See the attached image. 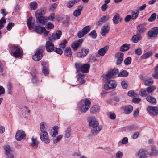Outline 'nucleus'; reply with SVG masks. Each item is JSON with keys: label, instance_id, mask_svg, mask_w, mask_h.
Wrapping results in <instances>:
<instances>
[{"label": "nucleus", "instance_id": "34", "mask_svg": "<svg viewBox=\"0 0 158 158\" xmlns=\"http://www.w3.org/2000/svg\"><path fill=\"white\" fill-rule=\"evenodd\" d=\"M146 100L148 102L153 104H155L156 103V99L150 95L147 97Z\"/></svg>", "mask_w": 158, "mask_h": 158}, {"label": "nucleus", "instance_id": "7", "mask_svg": "<svg viewBox=\"0 0 158 158\" xmlns=\"http://www.w3.org/2000/svg\"><path fill=\"white\" fill-rule=\"evenodd\" d=\"M158 34V27H155L153 28L151 30L149 31L147 33L148 38L151 39L153 37L156 38Z\"/></svg>", "mask_w": 158, "mask_h": 158}, {"label": "nucleus", "instance_id": "45", "mask_svg": "<svg viewBox=\"0 0 158 158\" xmlns=\"http://www.w3.org/2000/svg\"><path fill=\"white\" fill-rule=\"evenodd\" d=\"M32 19V17L31 16H30L27 20V25L29 29H30V28H32L33 27V26L31 24Z\"/></svg>", "mask_w": 158, "mask_h": 158}, {"label": "nucleus", "instance_id": "62", "mask_svg": "<svg viewBox=\"0 0 158 158\" xmlns=\"http://www.w3.org/2000/svg\"><path fill=\"white\" fill-rule=\"evenodd\" d=\"M121 86L124 89H126L127 88L128 85L125 81H123L121 82Z\"/></svg>", "mask_w": 158, "mask_h": 158}, {"label": "nucleus", "instance_id": "1", "mask_svg": "<svg viewBox=\"0 0 158 158\" xmlns=\"http://www.w3.org/2000/svg\"><path fill=\"white\" fill-rule=\"evenodd\" d=\"M87 120L89 125L93 127V129L91 131V134L94 136L97 135L102 129V126H99L98 122L96 120V118L94 117H88Z\"/></svg>", "mask_w": 158, "mask_h": 158}, {"label": "nucleus", "instance_id": "32", "mask_svg": "<svg viewBox=\"0 0 158 158\" xmlns=\"http://www.w3.org/2000/svg\"><path fill=\"white\" fill-rule=\"evenodd\" d=\"M158 154V150L156 149L155 146H153L152 147V151L149 155L150 156H156Z\"/></svg>", "mask_w": 158, "mask_h": 158}, {"label": "nucleus", "instance_id": "5", "mask_svg": "<svg viewBox=\"0 0 158 158\" xmlns=\"http://www.w3.org/2000/svg\"><path fill=\"white\" fill-rule=\"evenodd\" d=\"M158 34V27H155L153 28L151 30L149 31L147 33L148 38L151 39L153 37L156 38Z\"/></svg>", "mask_w": 158, "mask_h": 158}, {"label": "nucleus", "instance_id": "11", "mask_svg": "<svg viewBox=\"0 0 158 158\" xmlns=\"http://www.w3.org/2000/svg\"><path fill=\"white\" fill-rule=\"evenodd\" d=\"M62 35V32L60 30L56 31L55 33H53L52 35L49 37V40L52 42H54L56 40L60 39Z\"/></svg>", "mask_w": 158, "mask_h": 158}, {"label": "nucleus", "instance_id": "52", "mask_svg": "<svg viewBox=\"0 0 158 158\" xmlns=\"http://www.w3.org/2000/svg\"><path fill=\"white\" fill-rule=\"evenodd\" d=\"M54 51L60 55L62 54L63 53V50L60 48H58L56 47L55 48Z\"/></svg>", "mask_w": 158, "mask_h": 158}, {"label": "nucleus", "instance_id": "4", "mask_svg": "<svg viewBox=\"0 0 158 158\" xmlns=\"http://www.w3.org/2000/svg\"><path fill=\"white\" fill-rule=\"evenodd\" d=\"M44 14L40 11V12L36 13L35 16L38 22L43 25H44L48 21L47 17L44 16Z\"/></svg>", "mask_w": 158, "mask_h": 158}, {"label": "nucleus", "instance_id": "54", "mask_svg": "<svg viewBox=\"0 0 158 158\" xmlns=\"http://www.w3.org/2000/svg\"><path fill=\"white\" fill-rule=\"evenodd\" d=\"M63 135H60L57 136L56 139H54L53 140V143L55 144L58 141H59L62 138Z\"/></svg>", "mask_w": 158, "mask_h": 158}, {"label": "nucleus", "instance_id": "48", "mask_svg": "<svg viewBox=\"0 0 158 158\" xmlns=\"http://www.w3.org/2000/svg\"><path fill=\"white\" fill-rule=\"evenodd\" d=\"M46 28L48 29H51L54 27V24L50 22H47L45 25Z\"/></svg>", "mask_w": 158, "mask_h": 158}, {"label": "nucleus", "instance_id": "30", "mask_svg": "<svg viewBox=\"0 0 158 158\" xmlns=\"http://www.w3.org/2000/svg\"><path fill=\"white\" fill-rule=\"evenodd\" d=\"M120 19V15L118 13H116L114 16L112 20L114 24H118L119 23V20Z\"/></svg>", "mask_w": 158, "mask_h": 158}, {"label": "nucleus", "instance_id": "47", "mask_svg": "<svg viewBox=\"0 0 158 158\" xmlns=\"http://www.w3.org/2000/svg\"><path fill=\"white\" fill-rule=\"evenodd\" d=\"M67 41L64 40L63 42H61L60 44H59V47L60 48H62L64 49L66 46V44H67Z\"/></svg>", "mask_w": 158, "mask_h": 158}, {"label": "nucleus", "instance_id": "15", "mask_svg": "<svg viewBox=\"0 0 158 158\" xmlns=\"http://www.w3.org/2000/svg\"><path fill=\"white\" fill-rule=\"evenodd\" d=\"M137 155L140 158H147L148 155V152L146 150L142 149L139 151Z\"/></svg>", "mask_w": 158, "mask_h": 158}, {"label": "nucleus", "instance_id": "50", "mask_svg": "<svg viewBox=\"0 0 158 158\" xmlns=\"http://www.w3.org/2000/svg\"><path fill=\"white\" fill-rule=\"evenodd\" d=\"M71 131V129L70 128L68 127L67 128L65 131L66 133L65 135L66 138H68L70 136Z\"/></svg>", "mask_w": 158, "mask_h": 158}, {"label": "nucleus", "instance_id": "37", "mask_svg": "<svg viewBox=\"0 0 158 158\" xmlns=\"http://www.w3.org/2000/svg\"><path fill=\"white\" fill-rule=\"evenodd\" d=\"M145 85L146 86H149L152 85L153 83V81L152 78H150L148 79L144 80Z\"/></svg>", "mask_w": 158, "mask_h": 158}, {"label": "nucleus", "instance_id": "61", "mask_svg": "<svg viewBox=\"0 0 158 158\" xmlns=\"http://www.w3.org/2000/svg\"><path fill=\"white\" fill-rule=\"evenodd\" d=\"M139 94L142 96H146L147 95V91L143 89H142L140 91Z\"/></svg>", "mask_w": 158, "mask_h": 158}, {"label": "nucleus", "instance_id": "20", "mask_svg": "<svg viewBox=\"0 0 158 158\" xmlns=\"http://www.w3.org/2000/svg\"><path fill=\"white\" fill-rule=\"evenodd\" d=\"M123 108L124 109L125 113L127 114L130 113L133 110V107L131 105H126L123 106Z\"/></svg>", "mask_w": 158, "mask_h": 158}, {"label": "nucleus", "instance_id": "39", "mask_svg": "<svg viewBox=\"0 0 158 158\" xmlns=\"http://www.w3.org/2000/svg\"><path fill=\"white\" fill-rule=\"evenodd\" d=\"M4 148L5 150V154L6 155H8L10 154L11 149L9 145H7L4 146Z\"/></svg>", "mask_w": 158, "mask_h": 158}, {"label": "nucleus", "instance_id": "60", "mask_svg": "<svg viewBox=\"0 0 158 158\" xmlns=\"http://www.w3.org/2000/svg\"><path fill=\"white\" fill-rule=\"evenodd\" d=\"M15 25V24L13 22H10L8 24L6 27V28L7 30H10L12 27Z\"/></svg>", "mask_w": 158, "mask_h": 158}, {"label": "nucleus", "instance_id": "41", "mask_svg": "<svg viewBox=\"0 0 158 158\" xmlns=\"http://www.w3.org/2000/svg\"><path fill=\"white\" fill-rule=\"evenodd\" d=\"M88 35L89 36L93 39H96L97 36V34L95 30H92Z\"/></svg>", "mask_w": 158, "mask_h": 158}, {"label": "nucleus", "instance_id": "59", "mask_svg": "<svg viewBox=\"0 0 158 158\" xmlns=\"http://www.w3.org/2000/svg\"><path fill=\"white\" fill-rule=\"evenodd\" d=\"M116 115L114 113L110 112L108 114V117L111 119H114L116 118Z\"/></svg>", "mask_w": 158, "mask_h": 158}, {"label": "nucleus", "instance_id": "13", "mask_svg": "<svg viewBox=\"0 0 158 158\" xmlns=\"http://www.w3.org/2000/svg\"><path fill=\"white\" fill-rule=\"evenodd\" d=\"M89 48H82L81 51L77 53V56L79 58H83L85 57L89 52Z\"/></svg>", "mask_w": 158, "mask_h": 158}, {"label": "nucleus", "instance_id": "26", "mask_svg": "<svg viewBox=\"0 0 158 158\" xmlns=\"http://www.w3.org/2000/svg\"><path fill=\"white\" fill-rule=\"evenodd\" d=\"M142 37L141 35H137L133 36L131 38L132 41L135 43H136L142 39Z\"/></svg>", "mask_w": 158, "mask_h": 158}, {"label": "nucleus", "instance_id": "43", "mask_svg": "<svg viewBox=\"0 0 158 158\" xmlns=\"http://www.w3.org/2000/svg\"><path fill=\"white\" fill-rule=\"evenodd\" d=\"M79 44L76 41L73 42L71 45V48L74 51L76 50L79 47Z\"/></svg>", "mask_w": 158, "mask_h": 158}, {"label": "nucleus", "instance_id": "38", "mask_svg": "<svg viewBox=\"0 0 158 158\" xmlns=\"http://www.w3.org/2000/svg\"><path fill=\"white\" fill-rule=\"evenodd\" d=\"M89 108L88 106L83 104L80 107V110L81 112L85 113L88 110Z\"/></svg>", "mask_w": 158, "mask_h": 158}, {"label": "nucleus", "instance_id": "57", "mask_svg": "<svg viewBox=\"0 0 158 158\" xmlns=\"http://www.w3.org/2000/svg\"><path fill=\"white\" fill-rule=\"evenodd\" d=\"M85 35L82 30L79 31L77 33V36L79 38H81L83 37Z\"/></svg>", "mask_w": 158, "mask_h": 158}, {"label": "nucleus", "instance_id": "55", "mask_svg": "<svg viewBox=\"0 0 158 158\" xmlns=\"http://www.w3.org/2000/svg\"><path fill=\"white\" fill-rule=\"evenodd\" d=\"M135 53L138 56L140 55L142 53V49L141 48H138L135 51Z\"/></svg>", "mask_w": 158, "mask_h": 158}, {"label": "nucleus", "instance_id": "17", "mask_svg": "<svg viewBox=\"0 0 158 158\" xmlns=\"http://www.w3.org/2000/svg\"><path fill=\"white\" fill-rule=\"evenodd\" d=\"M115 56L117 58L116 62L117 65L120 64L123 60L124 54L123 53L119 52L115 55Z\"/></svg>", "mask_w": 158, "mask_h": 158}, {"label": "nucleus", "instance_id": "10", "mask_svg": "<svg viewBox=\"0 0 158 158\" xmlns=\"http://www.w3.org/2000/svg\"><path fill=\"white\" fill-rule=\"evenodd\" d=\"M40 138L41 141L44 142L46 144H48L50 143V140L48 138V133L46 131L41 132L40 135Z\"/></svg>", "mask_w": 158, "mask_h": 158}, {"label": "nucleus", "instance_id": "28", "mask_svg": "<svg viewBox=\"0 0 158 158\" xmlns=\"http://www.w3.org/2000/svg\"><path fill=\"white\" fill-rule=\"evenodd\" d=\"M130 48V44L125 43L120 47V50L121 52H125L128 50Z\"/></svg>", "mask_w": 158, "mask_h": 158}, {"label": "nucleus", "instance_id": "49", "mask_svg": "<svg viewBox=\"0 0 158 158\" xmlns=\"http://www.w3.org/2000/svg\"><path fill=\"white\" fill-rule=\"evenodd\" d=\"M139 15V11L138 10H136V12L132 11V19L134 20L136 19Z\"/></svg>", "mask_w": 158, "mask_h": 158}, {"label": "nucleus", "instance_id": "2", "mask_svg": "<svg viewBox=\"0 0 158 158\" xmlns=\"http://www.w3.org/2000/svg\"><path fill=\"white\" fill-rule=\"evenodd\" d=\"M10 54L15 58H17L23 55L20 48L15 45H13L10 48Z\"/></svg>", "mask_w": 158, "mask_h": 158}, {"label": "nucleus", "instance_id": "9", "mask_svg": "<svg viewBox=\"0 0 158 158\" xmlns=\"http://www.w3.org/2000/svg\"><path fill=\"white\" fill-rule=\"evenodd\" d=\"M118 69L117 68L114 69L111 71L107 72V73L104 76L106 80H108L113 77L114 76L118 74Z\"/></svg>", "mask_w": 158, "mask_h": 158}, {"label": "nucleus", "instance_id": "35", "mask_svg": "<svg viewBox=\"0 0 158 158\" xmlns=\"http://www.w3.org/2000/svg\"><path fill=\"white\" fill-rule=\"evenodd\" d=\"M155 73L152 74V76L155 79H158V64L154 68Z\"/></svg>", "mask_w": 158, "mask_h": 158}, {"label": "nucleus", "instance_id": "44", "mask_svg": "<svg viewBox=\"0 0 158 158\" xmlns=\"http://www.w3.org/2000/svg\"><path fill=\"white\" fill-rule=\"evenodd\" d=\"M156 89V87L154 86H151L146 88V90L148 93L152 92Z\"/></svg>", "mask_w": 158, "mask_h": 158}, {"label": "nucleus", "instance_id": "14", "mask_svg": "<svg viewBox=\"0 0 158 158\" xmlns=\"http://www.w3.org/2000/svg\"><path fill=\"white\" fill-rule=\"evenodd\" d=\"M45 47L48 52H52L54 50L55 47L52 41H47L46 43Z\"/></svg>", "mask_w": 158, "mask_h": 158}, {"label": "nucleus", "instance_id": "22", "mask_svg": "<svg viewBox=\"0 0 158 158\" xmlns=\"http://www.w3.org/2000/svg\"><path fill=\"white\" fill-rule=\"evenodd\" d=\"M142 26V24H139L137 26V28L138 30L136 31L137 35H141V34L142 33L144 32H145L146 29V28L142 27L141 28H140V27Z\"/></svg>", "mask_w": 158, "mask_h": 158}, {"label": "nucleus", "instance_id": "33", "mask_svg": "<svg viewBox=\"0 0 158 158\" xmlns=\"http://www.w3.org/2000/svg\"><path fill=\"white\" fill-rule=\"evenodd\" d=\"M128 74L129 73L126 70H123L118 73V76L121 77H127Z\"/></svg>", "mask_w": 158, "mask_h": 158}, {"label": "nucleus", "instance_id": "19", "mask_svg": "<svg viewBox=\"0 0 158 158\" xmlns=\"http://www.w3.org/2000/svg\"><path fill=\"white\" fill-rule=\"evenodd\" d=\"M37 72L35 70L33 69L31 72V74L32 75V82L34 84H36L38 82V77L36 74Z\"/></svg>", "mask_w": 158, "mask_h": 158}, {"label": "nucleus", "instance_id": "58", "mask_svg": "<svg viewBox=\"0 0 158 158\" xmlns=\"http://www.w3.org/2000/svg\"><path fill=\"white\" fill-rule=\"evenodd\" d=\"M91 104V102L88 99L86 98L85 99L84 103L83 104L84 105L89 107V106Z\"/></svg>", "mask_w": 158, "mask_h": 158}, {"label": "nucleus", "instance_id": "3", "mask_svg": "<svg viewBox=\"0 0 158 158\" xmlns=\"http://www.w3.org/2000/svg\"><path fill=\"white\" fill-rule=\"evenodd\" d=\"M45 50L44 48H38L34 55L32 56V59L35 61H39L43 57V53Z\"/></svg>", "mask_w": 158, "mask_h": 158}, {"label": "nucleus", "instance_id": "31", "mask_svg": "<svg viewBox=\"0 0 158 158\" xmlns=\"http://www.w3.org/2000/svg\"><path fill=\"white\" fill-rule=\"evenodd\" d=\"M38 4L36 1L31 2L29 5V7L31 10H35L37 8Z\"/></svg>", "mask_w": 158, "mask_h": 158}, {"label": "nucleus", "instance_id": "27", "mask_svg": "<svg viewBox=\"0 0 158 158\" xmlns=\"http://www.w3.org/2000/svg\"><path fill=\"white\" fill-rule=\"evenodd\" d=\"M64 55L68 57H71L72 56L71 50L70 47H67L66 48L64 51Z\"/></svg>", "mask_w": 158, "mask_h": 158}, {"label": "nucleus", "instance_id": "36", "mask_svg": "<svg viewBox=\"0 0 158 158\" xmlns=\"http://www.w3.org/2000/svg\"><path fill=\"white\" fill-rule=\"evenodd\" d=\"M152 55V52H148L143 54L141 56V58L142 59L147 58L151 56Z\"/></svg>", "mask_w": 158, "mask_h": 158}, {"label": "nucleus", "instance_id": "64", "mask_svg": "<svg viewBox=\"0 0 158 158\" xmlns=\"http://www.w3.org/2000/svg\"><path fill=\"white\" fill-rule=\"evenodd\" d=\"M123 155V153L122 152L118 151L116 154L115 158H122Z\"/></svg>", "mask_w": 158, "mask_h": 158}, {"label": "nucleus", "instance_id": "46", "mask_svg": "<svg viewBox=\"0 0 158 158\" xmlns=\"http://www.w3.org/2000/svg\"><path fill=\"white\" fill-rule=\"evenodd\" d=\"M90 27L88 25L85 26L82 29V31L84 32L85 35L88 33L90 30Z\"/></svg>", "mask_w": 158, "mask_h": 158}, {"label": "nucleus", "instance_id": "51", "mask_svg": "<svg viewBox=\"0 0 158 158\" xmlns=\"http://www.w3.org/2000/svg\"><path fill=\"white\" fill-rule=\"evenodd\" d=\"M40 127L41 132L46 131L45 130V123L44 122H42L40 123Z\"/></svg>", "mask_w": 158, "mask_h": 158}, {"label": "nucleus", "instance_id": "18", "mask_svg": "<svg viewBox=\"0 0 158 158\" xmlns=\"http://www.w3.org/2000/svg\"><path fill=\"white\" fill-rule=\"evenodd\" d=\"M110 30V27L108 24L103 25L101 28L100 31L102 36H105L108 33Z\"/></svg>", "mask_w": 158, "mask_h": 158}, {"label": "nucleus", "instance_id": "6", "mask_svg": "<svg viewBox=\"0 0 158 158\" xmlns=\"http://www.w3.org/2000/svg\"><path fill=\"white\" fill-rule=\"evenodd\" d=\"M158 34V27H155L153 28L151 30L149 31L147 33L148 38L151 39L153 37L156 38Z\"/></svg>", "mask_w": 158, "mask_h": 158}, {"label": "nucleus", "instance_id": "63", "mask_svg": "<svg viewBox=\"0 0 158 158\" xmlns=\"http://www.w3.org/2000/svg\"><path fill=\"white\" fill-rule=\"evenodd\" d=\"M131 19H132L131 15H128L125 17L124 19V21L126 22H129Z\"/></svg>", "mask_w": 158, "mask_h": 158}, {"label": "nucleus", "instance_id": "23", "mask_svg": "<svg viewBox=\"0 0 158 158\" xmlns=\"http://www.w3.org/2000/svg\"><path fill=\"white\" fill-rule=\"evenodd\" d=\"M90 67V65L88 64H85L82 65L81 71L83 73L88 72Z\"/></svg>", "mask_w": 158, "mask_h": 158}, {"label": "nucleus", "instance_id": "24", "mask_svg": "<svg viewBox=\"0 0 158 158\" xmlns=\"http://www.w3.org/2000/svg\"><path fill=\"white\" fill-rule=\"evenodd\" d=\"M83 8V6H78V8L74 11L73 15L76 17L79 16L81 13Z\"/></svg>", "mask_w": 158, "mask_h": 158}, {"label": "nucleus", "instance_id": "40", "mask_svg": "<svg viewBox=\"0 0 158 158\" xmlns=\"http://www.w3.org/2000/svg\"><path fill=\"white\" fill-rule=\"evenodd\" d=\"M157 14L156 13H153L151 14L150 17L148 19V21L150 22L154 21L156 17Z\"/></svg>", "mask_w": 158, "mask_h": 158}, {"label": "nucleus", "instance_id": "12", "mask_svg": "<svg viewBox=\"0 0 158 158\" xmlns=\"http://www.w3.org/2000/svg\"><path fill=\"white\" fill-rule=\"evenodd\" d=\"M147 110L152 116H157L158 114V107L149 106L147 107Z\"/></svg>", "mask_w": 158, "mask_h": 158}, {"label": "nucleus", "instance_id": "42", "mask_svg": "<svg viewBox=\"0 0 158 158\" xmlns=\"http://www.w3.org/2000/svg\"><path fill=\"white\" fill-rule=\"evenodd\" d=\"M132 59L131 57H128L125 59L124 61V64L125 65H130L131 63Z\"/></svg>", "mask_w": 158, "mask_h": 158}, {"label": "nucleus", "instance_id": "53", "mask_svg": "<svg viewBox=\"0 0 158 158\" xmlns=\"http://www.w3.org/2000/svg\"><path fill=\"white\" fill-rule=\"evenodd\" d=\"M110 17V16L108 15L104 16L101 18V20L103 23H105L109 20Z\"/></svg>", "mask_w": 158, "mask_h": 158}, {"label": "nucleus", "instance_id": "56", "mask_svg": "<svg viewBox=\"0 0 158 158\" xmlns=\"http://www.w3.org/2000/svg\"><path fill=\"white\" fill-rule=\"evenodd\" d=\"M75 67L77 69V71L78 72V70H81V69L82 65L80 63H75Z\"/></svg>", "mask_w": 158, "mask_h": 158}, {"label": "nucleus", "instance_id": "25", "mask_svg": "<svg viewBox=\"0 0 158 158\" xmlns=\"http://www.w3.org/2000/svg\"><path fill=\"white\" fill-rule=\"evenodd\" d=\"M108 50V47L107 46H106L99 50L98 51V53L101 56H103Z\"/></svg>", "mask_w": 158, "mask_h": 158}, {"label": "nucleus", "instance_id": "29", "mask_svg": "<svg viewBox=\"0 0 158 158\" xmlns=\"http://www.w3.org/2000/svg\"><path fill=\"white\" fill-rule=\"evenodd\" d=\"M100 106L98 105H94L90 109L91 113H94L96 112H98L100 110Z\"/></svg>", "mask_w": 158, "mask_h": 158}, {"label": "nucleus", "instance_id": "16", "mask_svg": "<svg viewBox=\"0 0 158 158\" xmlns=\"http://www.w3.org/2000/svg\"><path fill=\"white\" fill-rule=\"evenodd\" d=\"M26 134L23 131H18L16 134L15 137L16 139L18 141H20L25 138Z\"/></svg>", "mask_w": 158, "mask_h": 158}, {"label": "nucleus", "instance_id": "21", "mask_svg": "<svg viewBox=\"0 0 158 158\" xmlns=\"http://www.w3.org/2000/svg\"><path fill=\"white\" fill-rule=\"evenodd\" d=\"M45 30V27L40 25H36L34 28V31L37 33L41 34L43 33V30Z\"/></svg>", "mask_w": 158, "mask_h": 158}, {"label": "nucleus", "instance_id": "8", "mask_svg": "<svg viewBox=\"0 0 158 158\" xmlns=\"http://www.w3.org/2000/svg\"><path fill=\"white\" fill-rule=\"evenodd\" d=\"M117 86L116 82L114 80H111L108 81L104 85V89L106 90L111 89L115 88Z\"/></svg>", "mask_w": 158, "mask_h": 158}]
</instances>
